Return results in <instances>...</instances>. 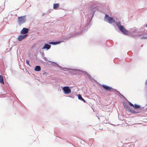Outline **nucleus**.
<instances>
[{
  "mask_svg": "<svg viewBox=\"0 0 147 147\" xmlns=\"http://www.w3.org/2000/svg\"><path fill=\"white\" fill-rule=\"evenodd\" d=\"M26 20V16L19 17L18 18V23L20 25L25 22Z\"/></svg>",
  "mask_w": 147,
  "mask_h": 147,
  "instance_id": "f257e3e1",
  "label": "nucleus"
},
{
  "mask_svg": "<svg viewBox=\"0 0 147 147\" xmlns=\"http://www.w3.org/2000/svg\"><path fill=\"white\" fill-rule=\"evenodd\" d=\"M123 106H124V108H125V109L127 111H130V112L131 113H134V114H137V113H139V112L135 111H134L131 110L130 109L129 107L126 105V103L125 102H123Z\"/></svg>",
  "mask_w": 147,
  "mask_h": 147,
  "instance_id": "f03ea898",
  "label": "nucleus"
},
{
  "mask_svg": "<svg viewBox=\"0 0 147 147\" xmlns=\"http://www.w3.org/2000/svg\"><path fill=\"white\" fill-rule=\"evenodd\" d=\"M105 18L107 20L108 22L110 24H111L115 22V21L113 18L109 16L108 15H105Z\"/></svg>",
  "mask_w": 147,
  "mask_h": 147,
  "instance_id": "7ed1b4c3",
  "label": "nucleus"
},
{
  "mask_svg": "<svg viewBox=\"0 0 147 147\" xmlns=\"http://www.w3.org/2000/svg\"><path fill=\"white\" fill-rule=\"evenodd\" d=\"M63 90L64 91V93L66 94L70 93L71 92L69 87L68 86L64 87L63 88Z\"/></svg>",
  "mask_w": 147,
  "mask_h": 147,
  "instance_id": "20e7f679",
  "label": "nucleus"
},
{
  "mask_svg": "<svg viewBox=\"0 0 147 147\" xmlns=\"http://www.w3.org/2000/svg\"><path fill=\"white\" fill-rule=\"evenodd\" d=\"M119 29L121 31L125 34H127L129 33L128 31L125 29L123 26H120Z\"/></svg>",
  "mask_w": 147,
  "mask_h": 147,
  "instance_id": "39448f33",
  "label": "nucleus"
},
{
  "mask_svg": "<svg viewBox=\"0 0 147 147\" xmlns=\"http://www.w3.org/2000/svg\"><path fill=\"white\" fill-rule=\"evenodd\" d=\"M28 28H24L21 31L20 33L22 34H25L28 33Z\"/></svg>",
  "mask_w": 147,
  "mask_h": 147,
  "instance_id": "423d86ee",
  "label": "nucleus"
},
{
  "mask_svg": "<svg viewBox=\"0 0 147 147\" xmlns=\"http://www.w3.org/2000/svg\"><path fill=\"white\" fill-rule=\"evenodd\" d=\"M28 35L27 34L24 35H20L18 38V40L19 41H21L22 40L25 38Z\"/></svg>",
  "mask_w": 147,
  "mask_h": 147,
  "instance_id": "0eeeda50",
  "label": "nucleus"
},
{
  "mask_svg": "<svg viewBox=\"0 0 147 147\" xmlns=\"http://www.w3.org/2000/svg\"><path fill=\"white\" fill-rule=\"evenodd\" d=\"M102 86L105 89L107 90L110 91L113 89L112 88L105 85H102Z\"/></svg>",
  "mask_w": 147,
  "mask_h": 147,
  "instance_id": "6e6552de",
  "label": "nucleus"
},
{
  "mask_svg": "<svg viewBox=\"0 0 147 147\" xmlns=\"http://www.w3.org/2000/svg\"><path fill=\"white\" fill-rule=\"evenodd\" d=\"M129 103L131 106L133 107L135 109H138L140 108V107L139 105H138L136 104H135L134 105L129 102Z\"/></svg>",
  "mask_w": 147,
  "mask_h": 147,
  "instance_id": "1a4fd4ad",
  "label": "nucleus"
},
{
  "mask_svg": "<svg viewBox=\"0 0 147 147\" xmlns=\"http://www.w3.org/2000/svg\"><path fill=\"white\" fill-rule=\"evenodd\" d=\"M51 46L48 44H45V46L42 48V49H49L50 48Z\"/></svg>",
  "mask_w": 147,
  "mask_h": 147,
  "instance_id": "9d476101",
  "label": "nucleus"
},
{
  "mask_svg": "<svg viewBox=\"0 0 147 147\" xmlns=\"http://www.w3.org/2000/svg\"><path fill=\"white\" fill-rule=\"evenodd\" d=\"M0 83L1 84H4L3 77V76L0 75Z\"/></svg>",
  "mask_w": 147,
  "mask_h": 147,
  "instance_id": "9b49d317",
  "label": "nucleus"
},
{
  "mask_svg": "<svg viewBox=\"0 0 147 147\" xmlns=\"http://www.w3.org/2000/svg\"><path fill=\"white\" fill-rule=\"evenodd\" d=\"M40 69L41 68L38 65L36 66L34 69V70L36 71H39Z\"/></svg>",
  "mask_w": 147,
  "mask_h": 147,
  "instance_id": "f8f14e48",
  "label": "nucleus"
},
{
  "mask_svg": "<svg viewBox=\"0 0 147 147\" xmlns=\"http://www.w3.org/2000/svg\"><path fill=\"white\" fill-rule=\"evenodd\" d=\"M78 98L79 99L83 101L84 102H86V101L79 94L78 96Z\"/></svg>",
  "mask_w": 147,
  "mask_h": 147,
  "instance_id": "ddd939ff",
  "label": "nucleus"
},
{
  "mask_svg": "<svg viewBox=\"0 0 147 147\" xmlns=\"http://www.w3.org/2000/svg\"><path fill=\"white\" fill-rule=\"evenodd\" d=\"M59 6V3L54 4L53 5V8L55 9H56Z\"/></svg>",
  "mask_w": 147,
  "mask_h": 147,
  "instance_id": "4468645a",
  "label": "nucleus"
},
{
  "mask_svg": "<svg viewBox=\"0 0 147 147\" xmlns=\"http://www.w3.org/2000/svg\"><path fill=\"white\" fill-rule=\"evenodd\" d=\"M117 25L119 28L120 27V26H122L121 25V23L119 22H118L117 23Z\"/></svg>",
  "mask_w": 147,
  "mask_h": 147,
  "instance_id": "2eb2a0df",
  "label": "nucleus"
},
{
  "mask_svg": "<svg viewBox=\"0 0 147 147\" xmlns=\"http://www.w3.org/2000/svg\"><path fill=\"white\" fill-rule=\"evenodd\" d=\"M26 63L28 65H30V64L29 63V61L28 60V59L26 60Z\"/></svg>",
  "mask_w": 147,
  "mask_h": 147,
  "instance_id": "dca6fc26",
  "label": "nucleus"
},
{
  "mask_svg": "<svg viewBox=\"0 0 147 147\" xmlns=\"http://www.w3.org/2000/svg\"><path fill=\"white\" fill-rule=\"evenodd\" d=\"M47 73L46 72H44V73H43V75H47Z\"/></svg>",
  "mask_w": 147,
  "mask_h": 147,
  "instance_id": "f3484780",
  "label": "nucleus"
},
{
  "mask_svg": "<svg viewBox=\"0 0 147 147\" xmlns=\"http://www.w3.org/2000/svg\"><path fill=\"white\" fill-rule=\"evenodd\" d=\"M145 83H146V85L147 86V80H146V81Z\"/></svg>",
  "mask_w": 147,
  "mask_h": 147,
  "instance_id": "a211bd4d",
  "label": "nucleus"
},
{
  "mask_svg": "<svg viewBox=\"0 0 147 147\" xmlns=\"http://www.w3.org/2000/svg\"><path fill=\"white\" fill-rule=\"evenodd\" d=\"M53 42H50L49 43V44H53Z\"/></svg>",
  "mask_w": 147,
  "mask_h": 147,
  "instance_id": "6ab92c4d",
  "label": "nucleus"
},
{
  "mask_svg": "<svg viewBox=\"0 0 147 147\" xmlns=\"http://www.w3.org/2000/svg\"><path fill=\"white\" fill-rule=\"evenodd\" d=\"M146 27H147V24H146Z\"/></svg>",
  "mask_w": 147,
  "mask_h": 147,
  "instance_id": "aec40b11",
  "label": "nucleus"
}]
</instances>
